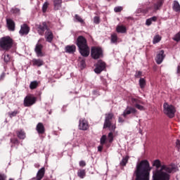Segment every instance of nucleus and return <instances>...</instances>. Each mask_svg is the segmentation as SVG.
Listing matches in <instances>:
<instances>
[{
  "instance_id": "23",
  "label": "nucleus",
  "mask_w": 180,
  "mask_h": 180,
  "mask_svg": "<svg viewBox=\"0 0 180 180\" xmlns=\"http://www.w3.org/2000/svg\"><path fill=\"white\" fill-rule=\"evenodd\" d=\"M17 136L18 139H21L22 140L26 138V134L22 130L17 131Z\"/></svg>"
},
{
  "instance_id": "1",
  "label": "nucleus",
  "mask_w": 180,
  "mask_h": 180,
  "mask_svg": "<svg viewBox=\"0 0 180 180\" xmlns=\"http://www.w3.org/2000/svg\"><path fill=\"white\" fill-rule=\"evenodd\" d=\"M153 167H155L157 169L153 172V180H169L171 179V174L174 171L172 167L162 165L160 160H155L153 162Z\"/></svg>"
},
{
  "instance_id": "5",
  "label": "nucleus",
  "mask_w": 180,
  "mask_h": 180,
  "mask_svg": "<svg viewBox=\"0 0 180 180\" xmlns=\"http://www.w3.org/2000/svg\"><path fill=\"white\" fill-rule=\"evenodd\" d=\"M163 112L165 115H167L168 117H170V119H172L174 116H175V107H174L172 105H169L167 103H165L163 104Z\"/></svg>"
},
{
  "instance_id": "36",
  "label": "nucleus",
  "mask_w": 180,
  "mask_h": 180,
  "mask_svg": "<svg viewBox=\"0 0 180 180\" xmlns=\"http://www.w3.org/2000/svg\"><path fill=\"white\" fill-rule=\"evenodd\" d=\"M173 40H174V41H180V32L174 35Z\"/></svg>"
},
{
  "instance_id": "27",
  "label": "nucleus",
  "mask_w": 180,
  "mask_h": 180,
  "mask_svg": "<svg viewBox=\"0 0 180 180\" xmlns=\"http://www.w3.org/2000/svg\"><path fill=\"white\" fill-rule=\"evenodd\" d=\"M85 175H86L85 169H80L77 172V176H79V178H81L82 179L85 177Z\"/></svg>"
},
{
  "instance_id": "2",
  "label": "nucleus",
  "mask_w": 180,
  "mask_h": 180,
  "mask_svg": "<svg viewBox=\"0 0 180 180\" xmlns=\"http://www.w3.org/2000/svg\"><path fill=\"white\" fill-rule=\"evenodd\" d=\"M150 171L151 167H150V162L147 160H141L136 164L134 172L136 176V180H150Z\"/></svg>"
},
{
  "instance_id": "31",
  "label": "nucleus",
  "mask_w": 180,
  "mask_h": 180,
  "mask_svg": "<svg viewBox=\"0 0 180 180\" xmlns=\"http://www.w3.org/2000/svg\"><path fill=\"white\" fill-rule=\"evenodd\" d=\"M49 1H46L42 6V12H44V13H46V12L47 11V8H49Z\"/></svg>"
},
{
  "instance_id": "14",
  "label": "nucleus",
  "mask_w": 180,
  "mask_h": 180,
  "mask_svg": "<svg viewBox=\"0 0 180 180\" xmlns=\"http://www.w3.org/2000/svg\"><path fill=\"white\" fill-rule=\"evenodd\" d=\"M41 50H43V45L41 44H37L34 51L38 57H42L43 53H41Z\"/></svg>"
},
{
  "instance_id": "51",
  "label": "nucleus",
  "mask_w": 180,
  "mask_h": 180,
  "mask_svg": "<svg viewBox=\"0 0 180 180\" xmlns=\"http://www.w3.org/2000/svg\"><path fill=\"white\" fill-rule=\"evenodd\" d=\"M176 146L177 148H180V141L179 139H177L176 141Z\"/></svg>"
},
{
  "instance_id": "18",
  "label": "nucleus",
  "mask_w": 180,
  "mask_h": 180,
  "mask_svg": "<svg viewBox=\"0 0 180 180\" xmlns=\"http://www.w3.org/2000/svg\"><path fill=\"white\" fill-rule=\"evenodd\" d=\"M63 0H53L54 11H58L61 8Z\"/></svg>"
},
{
  "instance_id": "50",
  "label": "nucleus",
  "mask_w": 180,
  "mask_h": 180,
  "mask_svg": "<svg viewBox=\"0 0 180 180\" xmlns=\"http://www.w3.org/2000/svg\"><path fill=\"white\" fill-rule=\"evenodd\" d=\"M5 179H6V176H5V174H0V180H5Z\"/></svg>"
},
{
  "instance_id": "38",
  "label": "nucleus",
  "mask_w": 180,
  "mask_h": 180,
  "mask_svg": "<svg viewBox=\"0 0 180 180\" xmlns=\"http://www.w3.org/2000/svg\"><path fill=\"white\" fill-rule=\"evenodd\" d=\"M79 61L82 68H84L85 67V60L82 59V58H79Z\"/></svg>"
},
{
  "instance_id": "37",
  "label": "nucleus",
  "mask_w": 180,
  "mask_h": 180,
  "mask_svg": "<svg viewBox=\"0 0 180 180\" xmlns=\"http://www.w3.org/2000/svg\"><path fill=\"white\" fill-rule=\"evenodd\" d=\"M131 112H130V110L129 109V107H127V108L122 113V116L126 117V116H127V115H131Z\"/></svg>"
},
{
  "instance_id": "9",
  "label": "nucleus",
  "mask_w": 180,
  "mask_h": 180,
  "mask_svg": "<svg viewBox=\"0 0 180 180\" xmlns=\"http://www.w3.org/2000/svg\"><path fill=\"white\" fill-rule=\"evenodd\" d=\"M113 117H115V115L112 112L105 114V119L103 124V129H108V126H109L110 123H112V121L110 120H112Z\"/></svg>"
},
{
  "instance_id": "21",
  "label": "nucleus",
  "mask_w": 180,
  "mask_h": 180,
  "mask_svg": "<svg viewBox=\"0 0 180 180\" xmlns=\"http://www.w3.org/2000/svg\"><path fill=\"white\" fill-rule=\"evenodd\" d=\"M33 65H37V67H41L44 64V62L41 59H34L32 60Z\"/></svg>"
},
{
  "instance_id": "7",
  "label": "nucleus",
  "mask_w": 180,
  "mask_h": 180,
  "mask_svg": "<svg viewBox=\"0 0 180 180\" xmlns=\"http://www.w3.org/2000/svg\"><path fill=\"white\" fill-rule=\"evenodd\" d=\"M37 98L32 96H27L24 99V106L29 107L36 103Z\"/></svg>"
},
{
  "instance_id": "40",
  "label": "nucleus",
  "mask_w": 180,
  "mask_h": 180,
  "mask_svg": "<svg viewBox=\"0 0 180 180\" xmlns=\"http://www.w3.org/2000/svg\"><path fill=\"white\" fill-rule=\"evenodd\" d=\"M135 108H136V109H139V110H146L144 106L141 105L140 104H136Z\"/></svg>"
},
{
  "instance_id": "45",
  "label": "nucleus",
  "mask_w": 180,
  "mask_h": 180,
  "mask_svg": "<svg viewBox=\"0 0 180 180\" xmlns=\"http://www.w3.org/2000/svg\"><path fill=\"white\" fill-rule=\"evenodd\" d=\"M18 115V111H13L9 114L10 117H13Z\"/></svg>"
},
{
  "instance_id": "42",
  "label": "nucleus",
  "mask_w": 180,
  "mask_h": 180,
  "mask_svg": "<svg viewBox=\"0 0 180 180\" xmlns=\"http://www.w3.org/2000/svg\"><path fill=\"white\" fill-rule=\"evenodd\" d=\"M106 142V135H103L101 138V144H105Z\"/></svg>"
},
{
  "instance_id": "20",
  "label": "nucleus",
  "mask_w": 180,
  "mask_h": 180,
  "mask_svg": "<svg viewBox=\"0 0 180 180\" xmlns=\"http://www.w3.org/2000/svg\"><path fill=\"white\" fill-rule=\"evenodd\" d=\"M76 49L77 48H76L75 45L67 46L65 47V51H66V53H69L72 54V53H75Z\"/></svg>"
},
{
  "instance_id": "4",
  "label": "nucleus",
  "mask_w": 180,
  "mask_h": 180,
  "mask_svg": "<svg viewBox=\"0 0 180 180\" xmlns=\"http://www.w3.org/2000/svg\"><path fill=\"white\" fill-rule=\"evenodd\" d=\"M13 41L10 37H4L0 39V47L4 50H9L12 48Z\"/></svg>"
},
{
  "instance_id": "17",
  "label": "nucleus",
  "mask_w": 180,
  "mask_h": 180,
  "mask_svg": "<svg viewBox=\"0 0 180 180\" xmlns=\"http://www.w3.org/2000/svg\"><path fill=\"white\" fill-rule=\"evenodd\" d=\"M53 32H51V31L49 30H47L45 32V38L46 39V41L51 43V41H53Z\"/></svg>"
},
{
  "instance_id": "29",
  "label": "nucleus",
  "mask_w": 180,
  "mask_h": 180,
  "mask_svg": "<svg viewBox=\"0 0 180 180\" xmlns=\"http://www.w3.org/2000/svg\"><path fill=\"white\" fill-rule=\"evenodd\" d=\"M107 129H109L110 131L113 133L115 130H116V124L110 123V124L107 127Z\"/></svg>"
},
{
  "instance_id": "28",
  "label": "nucleus",
  "mask_w": 180,
  "mask_h": 180,
  "mask_svg": "<svg viewBox=\"0 0 180 180\" xmlns=\"http://www.w3.org/2000/svg\"><path fill=\"white\" fill-rule=\"evenodd\" d=\"M161 36L157 34L153 37V44H157V43H160V41H161Z\"/></svg>"
},
{
  "instance_id": "41",
  "label": "nucleus",
  "mask_w": 180,
  "mask_h": 180,
  "mask_svg": "<svg viewBox=\"0 0 180 180\" xmlns=\"http://www.w3.org/2000/svg\"><path fill=\"white\" fill-rule=\"evenodd\" d=\"M115 12L117 13V12H122V11H123V7L122 6H117L114 8Z\"/></svg>"
},
{
  "instance_id": "44",
  "label": "nucleus",
  "mask_w": 180,
  "mask_h": 180,
  "mask_svg": "<svg viewBox=\"0 0 180 180\" xmlns=\"http://www.w3.org/2000/svg\"><path fill=\"white\" fill-rule=\"evenodd\" d=\"M75 18L78 22H80V23H84V20H82L80 16L76 15Z\"/></svg>"
},
{
  "instance_id": "46",
  "label": "nucleus",
  "mask_w": 180,
  "mask_h": 180,
  "mask_svg": "<svg viewBox=\"0 0 180 180\" xmlns=\"http://www.w3.org/2000/svg\"><path fill=\"white\" fill-rule=\"evenodd\" d=\"M94 22L96 25H98V23H99V17H98V16L94 17Z\"/></svg>"
},
{
  "instance_id": "8",
  "label": "nucleus",
  "mask_w": 180,
  "mask_h": 180,
  "mask_svg": "<svg viewBox=\"0 0 180 180\" xmlns=\"http://www.w3.org/2000/svg\"><path fill=\"white\" fill-rule=\"evenodd\" d=\"M106 68V63L103 60H98V63L96 64V68L94 69V72L96 74H101L103 70Z\"/></svg>"
},
{
  "instance_id": "25",
  "label": "nucleus",
  "mask_w": 180,
  "mask_h": 180,
  "mask_svg": "<svg viewBox=\"0 0 180 180\" xmlns=\"http://www.w3.org/2000/svg\"><path fill=\"white\" fill-rule=\"evenodd\" d=\"M37 86H39L38 81H33V82H31L30 84V88L31 89H36V88H37Z\"/></svg>"
},
{
  "instance_id": "12",
  "label": "nucleus",
  "mask_w": 180,
  "mask_h": 180,
  "mask_svg": "<svg viewBox=\"0 0 180 180\" xmlns=\"http://www.w3.org/2000/svg\"><path fill=\"white\" fill-rule=\"evenodd\" d=\"M165 58V55L164 54V50H161L156 56L155 61L157 64H161L164 59Z\"/></svg>"
},
{
  "instance_id": "33",
  "label": "nucleus",
  "mask_w": 180,
  "mask_h": 180,
  "mask_svg": "<svg viewBox=\"0 0 180 180\" xmlns=\"http://www.w3.org/2000/svg\"><path fill=\"white\" fill-rule=\"evenodd\" d=\"M139 85L141 89L144 88V86H146V79L141 78L139 79Z\"/></svg>"
},
{
  "instance_id": "48",
  "label": "nucleus",
  "mask_w": 180,
  "mask_h": 180,
  "mask_svg": "<svg viewBox=\"0 0 180 180\" xmlns=\"http://www.w3.org/2000/svg\"><path fill=\"white\" fill-rule=\"evenodd\" d=\"M141 72L139 71V72H136V73L135 74V77L136 78H140V77H141Z\"/></svg>"
},
{
  "instance_id": "3",
  "label": "nucleus",
  "mask_w": 180,
  "mask_h": 180,
  "mask_svg": "<svg viewBox=\"0 0 180 180\" xmlns=\"http://www.w3.org/2000/svg\"><path fill=\"white\" fill-rule=\"evenodd\" d=\"M77 46L79 48L80 54L83 57L89 56V46L86 42V39L84 36H79L77 39Z\"/></svg>"
},
{
  "instance_id": "49",
  "label": "nucleus",
  "mask_w": 180,
  "mask_h": 180,
  "mask_svg": "<svg viewBox=\"0 0 180 180\" xmlns=\"http://www.w3.org/2000/svg\"><path fill=\"white\" fill-rule=\"evenodd\" d=\"M85 165H86V163H85V161H80L79 162V166L80 167H85Z\"/></svg>"
},
{
  "instance_id": "47",
  "label": "nucleus",
  "mask_w": 180,
  "mask_h": 180,
  "mask_svg": "<svg viewBox=\"0 0 180 180\" xmlns=\"http://www.w3.org/2000/svg\"><path fill=\"white\" fill-rule=\"evenodd\" d=\"M151 23H153V21H151V19H150V18H148V20H146V25L147 26H150V25H151Z\"/></svg>"
},
{
  "instance_id": "16",
  "label": "nucleus",
  "mask_w": 180,
  "mask_h": 180,
  "mask_svg": "<svg viewBox=\"0 0 180 180\" xmlns=\"http://www.w3.org/2000/svg\"><path fill=\"white\" fill-rule=\"evenodd\" d=\"M6 23H7L8 30H10L11 32H13L15 30V22L12 20V19L11 18H7Z\"/></svg>"
},
{
  "instance_id": "22",
  "label": "nucleus",
  "mask_w": 180,
  "mask_h": 180,
  "mask_svg": "<svg viewBox=\"0 0 180 180\" xmlns=\"http://www.w3.org/2000/svg\"><path fill=\"white\" fill-rule=\"evenodd\" d=\"M116 30L117 33H126V27L123 25H117Z\"/></svg>"
},
{
  "instance_id": "54",
  "label": "nucleus",
  "mask_w": 180,
  "mask_h": 180,
  "mask_svg": "<svg viewBox=\"0 0 180 180\" xmlns=\"http://www.w3.org/2000/svg\"><path fill=\"white\" fill-rule=\"evenodd\" d=\"M4 78H5V73H2L1 77H0V79H4Z\"/></svg>"
},
{
  "instance_id": "24",
  "label": "nucleus",
  "mask_w": 180,
  "mask_h": 180,
  "mask_svg": "<svg viewBox=\"0 0 180 180\" xmlns=\"http://www.w3.org/2000/svg\"><path fill=\"white\" fill-rule=\"evenodd\" d=\"M173 10H174L175 12H180V5L177 1H174Z\"/></svg>"
},
{
  "instance_id": "19",
  "label": "nucleus",
  "mask_w": 180,
  "mask_h": 180,
  "mask_svg": "<svg viewBox=\"0 0 180 180\" xmlns=\"http://www.w3.org/2000/svg\"><path fill=\"white\" fill-rule=\"evenodd\" d=\"M37 131L39 133V134H44L45 131L44 125H43V123L39 122L37 124L36 127Z\"/></svg>"
},
{
  "instance_id": "43",
  "label": "nucleus",
  "mask_w": 180,
  "mask_h": 180,
  "mask_svg": "<svg viewBox=\"0 0 180 180\" xmlns=\"http://www.w3.org/2000/svg\"><path fill=\"white\" fill-rule=\"evenodd\" d=\"M128 109L129 110L131 113H137V110H136V108H134L128 107Z\"/></svg>"
},
{
  "instance_id": "30",
  "label": "nucleus",
  "mask_w": 180,
  "mask_h": 180,
  "mask_svg": "<svg viewBox=\"0 0 180 180\" xmlns=\"http://www.w3.org/2000/svg\"><path fill=\"white\" fill-rule=\"evenodd\" d=\"M127 161H129V156H126L120 162V165H122V167H124L127 164Z\"/></svg>"
},
{
  "instance_id": "6",
  "label": "nucleus",
  "mask_w": 180,
  "mask_h": 180,
  "mask_svg": "<svg viewBox=\"0 0 180 180\" xmlns=\"http://www.w3.org/2000/svg\"><path fill=\"white\" fill-rule=\"evenodd\" d=\"M91 57L94 60H98V58H101L103 57V53L102 52V49L99 47H92L91 48Z\"/></svg>"
},
{
  "instance_id": "26",
  "label": "nucleus",
  "mask_w": 180,
  "mask_h": 180,
  "mask_svg": "<svg viewBox=\"0 0 180 180\" xmlns=\"http://www.w3.org/2000/svg\"><path fill=\"white\" fill-rule=\"evenodd\" d=\"M131 101V103H133V105H134V106H136V105H139V103H141V105H144V102H143L137 98H132Z\"/></svg>"
},
{
  "instance_id": "39",
  "label": "nucleus",
  "mask_w": 180,
  "mask_h": 180,
  "mask_svg": "<svg viewBox=\"0 0 180 180\" xmlns=\"http://www.w3.org/2000/svg\"><path fill=\"white\" fill-rule=\"evenodd\" d=\"M108 141L109 143H112V141H113V132H110L108 134Z\"/></svg>"
},
{
  "instance_id": "53",
  "label": "nucleus",
  "mask_w": 180,
  "mask_h": 180,
  "mask_svg": "<svg viewBox=\"0 0 180 180\" xmlns=\"http://www.w3.org/2000/svg\"><path fill=\"white\" fill-rule=\"evenodd\" d=\"M118 122H119V123H123V122H124V120H123V118L120 117L118 118Z\"/></svg>"
},
{
  "instance_id": "52",
  "label": "nucleus",
  "mask_w": 180,
  "mask_h": 180,
  "mask_svg": "<svg viewBox=\"0 0 180 180\" xmlns=\"http://www.w3.org/2000/svg\"><path fill=\"white\" fill-rule=\"evenodd\" d=\"M152 22H155L157 20V17L153 16L150 18Z\"/></svg>"
},
{
  "instance_id": "56",
  "label": "nucleus",
  "mask_w": 180,
  "mask_h": 180,
  "mask_svg": "<svg viewBox=\"0 0 180 180\" xmlns=\"http://www.w3.org/2000/svg\"><path fill=\"white\" fill-rule=\"evenodd\" d=\"M98 151H102V146H98Z\"/></svg>"
},
{
  "instance_id": "10",
  "label": "nucleus",
  "mask_w": 180,
  "mask_h": 180,
  "mask_svg": "<svg viewBox=\"0 0 180 180\" xmlns=\"http://www.w3.org/2000/svg\"><path fill=\"white\" fill-rule=\"evenodd\" d=\"M37 29L39 34L43 36L44 34V32L47 30V24L46 22H42L41 24L37 25Z\"/></svg>"
},
{
  "instance_id": "13",
  "label": "nucleus",
  "mask_w": 180,
  "mask_h": 180,
  "mask_svg": "<svg viewBox=\"0 0 180 180\" xmlns=\"http://www.w3.org/2000/svg\"><path fill=\"white\" fill-rule=\"evenodd\" d=\"M29 32H30V28L29 26H27V25L23 24L21 25V28L19 32L21 36H24V34H29Z\"/></svg>"
},
{
  "instance_id": "55",
  "label": "nucleus",
  "mask_w": 180,
  "mask_h": 180,
  "mask_svg": "<svg viewBox=\"0 0 180 180\" xmlns=\"http://www.w3.org/2000/svg\"><path fill=\"white\" fill-rule=\"evenodd\" d=\"M177 74L180 75V65L177 67Z\"/></svg>"
},
{
  "instance_id": "11",
  "label": "nucleus",
  "mask_w": 180,
  "mask_h": 180,
  "mask_svg": "<svg viewBox=\"0 0 180 180\" xmlns=\"http://www.w3.org/2000/svg\"><path fill=\"white\" fill-rule=\"evenodd\" d=\"M79 130H83L84 131L88 130L89 129V125L88 124V121L85 119H82L79 120Z\"/></svg>"
},
{
  "instance_id": "34",
  "label": "nucleus",
  "mask_w": 180,
  "mask_h": 180,
  "mask_svg": "<svg viewBox=\"0 0 180 180\" xmlns=\"http://www.w3.org/2000/svg\"><path fill=\"white\" fill-rule=\"evenodd\" d=\"M3 56L5 63H9V61H11V56L9 54H4Z\"/></svg>"
},
{
  "instance_id": "15",
  "label": "nucleus",
  "mask_w": 180,
  "mask_h": 180,
  "mask_svg": "<svg viewBox=\"0 0 180 180\" xmlns=\"http://www.w3.org/2000/svg\"><path fill=\"white\" fill-rule=\"evenodd\" d=\"M44 174H46V169L44 167L41 168L38 172L37 173V176L35 180H41L44 176Z\"/></svg>"
},
{
  "instance_id": "32",
  "label": "nucleus",
  "mask_w": 180,
  "mask_h": 180,
  "mask_svg": "<svg viewBox=\"0 0 180 180\" xmlns=\"http://www.w3.org/2000/svg\"><path fill=\"white\" fill-rule=\"evenodd\" d=\"M111 43H117V35L116 34L111 35Z\"/></svg>"
},
{
  "instance_id": "35",
  "label": "nucleus",
  "mask_w": 180,
  "mask_h": 180,
  "mask_svg": "<svg viewBox=\"0 0 180 180\" xmlns=\"http://www.w3.org/2000/svg\"><path fill=\"white\" fill-rule=\"evenodd\" d=\"M162 6V1H159L156 4H155L154 8L155 11H158V9H160V8H161Z\"/></svg>"
}]
</instances>
